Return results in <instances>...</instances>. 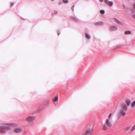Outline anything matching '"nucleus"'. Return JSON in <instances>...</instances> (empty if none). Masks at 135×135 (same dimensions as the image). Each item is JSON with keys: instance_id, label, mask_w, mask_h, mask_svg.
<instances>
[{"instance_id": "f257e3e1", "label": "nucleus", "mask_w": 135, "mask_h": 135, "mask_svg": "<svg viewBox=\"0 0 135 135\" xmlns=\"http://www.w3.org/2000/svg\"><path fill=\"white\" fill-rule=\"evenodd\" d=\"M9 124L8 123H3L2 125L0 126V132L4 133L6 132V130L9 129Z\"/></svg>"}, {"instance_id": "f03ea898", "label": "nucleus", "mask_w": 135, "mask_h": 135, "mask_svg": "<svg viewBox=\"0 0 135 135\" xmlns=\"http://www.w3.org/2000/svg\"><path fill=\"white\" fill-rule=\"evenodd\" d=\"M94 132L92 129H88L86 131L85 134L86 135H89L93 133Z\"/></svg>"}, {"instance_id": "7ed1b4c3", "label": "nucleus", "mask_w": 135, "mask_h": 135, "mask_svg": "<svg viewBox=\"0 0 135 135\" xmlns=\"http://www.w3.org/2000/svg\"><path fill=\"white\" fill-rule=\"evenodd\" d=\"M106 124L108 127H110L112 126V124L109 120L108 119H107L106 121Z\"/></svg>"}, {"instance_id": "20e7f679", "label": "nucleus", "mask_w": 135, "mask_h": 135, "mask_svg": "<svg viewBox=\"0 0 135 135\" xmlns=\"http://www.w3.org/2000/svg\"><path fill=\"white\" fill-rule=\"evenodd\" d=\"M34 119V117H33L30 116L26 119V120L29 122H31L33 121Z\"/></svg>"}, {"instance_id": "39448f33", "label": "nucleus", "mask_w": 135, "mask_h": 135, "mask_svg": "<svg viewBox=\"0 0 135 135\" xmlns=\"http://www.w3.org/2000/svg\"><path fill=\"white\" fill-rule=\"evenodd\" d=\"M22 130L21 128H16L14 130V132L16 133H18L21 132Z\"/></svg>"}, {"instance_id": "423d86ee", "label": "nucleus", "mask_w": 135, "mask_h": 135, "mask_svg": "<svg viewBox=\"0 0 135 135\" xmlns=\"http://www.w3.org/2000/svg\"><path fill=\"white\" fill-rule=\"evenodd\" d=\"M117 29V27L114 26H111L110 28V30L112 31H115Z\"/></svg>"}, {"instance_id": "0eeeda50", "label": "nucleus", "mask_w": 135, "mask_h": 135, "mask_svg": "<svg viewBox=\"0 0 135 135\" xmlns=\"http://www.w3.org/2000/svg\"><path fill=\"white\" fill-rule=\"evenodd\" d=\"M122 106L123 108V109L124 110H126L127 108L126 105L124 103L122 104Z\"/></svg>"}, {"instance_id": "6e6552de", "label": "nucleus", "mask_w": 135, "mask_h": 135, "mask_svg": "<svg viewBox=\"0 0 135 135\" xmlns=\"http://www.w3.org/2000/svg\"><path fill=\"white\" fill-rule=\"evenodd\" d=\"M107 3L110 6H112L113 4V2L112 1H108Z\"/></svg>"}, {"instance_id": "1a4fd4ad", "label": "nucleus", "mask_w": 135, "mask_h": 135, "mask_svg": "<svg viewBox=\"0 0 135 135\" xmlns=\"http://www.w3.org/2000/svg\"><path fill=\"white\" fill-rule=\"evenodd\" d=\"M115 22L117 23L118 24H120V25H123V24L121 22L119 21L116 19H115L114 20Z\"/></svg>"}, {"instance_id": "9d476101", "label": "nucleus", "mask_w": 135, "mask_h": 135, "mask_svg": "<svg viewBox=\"0 0 135 135\" xmlns=\"http://www.w3.org/2000/svg\"><path fill=\"white\" fill-rule=\"evenodd\" d=\"M120 113L122 114L123 116H124L125 115V113L123 110V109H121L120 111Z\"/></svg>"}, {"instance_id": "9b49d317", "label": "nucleus", "mask_w": 135, "mask_h": 135, "mask_svg": "<svg viewBox=\"0 0 135 135\" xmlns=\"http://www.w3.org/2000/svg\"><path fill=\"white\" fill-rule=\"evenodd\" d=\"M126 102L127 104V105L129 106L130 104V101L129 100L127 99L126 101Z\"/></svg>"}, {"instance_id": "f8f14e48", "label": "nucleus", "mask_w": 135, "mask_h": 135, "mask_svg": "<svg viewBox=\"0 0 135 135\" xmlns=\"http://www.w3.org/2000/svg\"><path fill=\"white\" fill-rule=\"evenodd\" d=\"M131 32L129 31H126L124 33L125 34H131Z\"/></svg>"}, {"instance_id": "ddd939ff", "label": "nucleus", "mask_w": 135, "mask_h": 135, "mask_svg": "<svg viewBox=\"0 0 135 135\" xmlns=\"http://www.w3.org/2000/svg\"><path fill=\"white\" fill-rule=\"evenodd\" d=\"M58 99V97L57 96H56L55 97L54 99L53 100V101L54 102H55L57 101Z\"/></svg>"}, {"instance_id": "4468645a", "label": "nucleus", "mask_w": 135, "mask_h": 135, "mask_svg": "<svg viewBox=\"0 0 135 135\" xmlns=\"http://www.w3.org/2000/svg\"><path fill=\"white\" fill-rule=\"evenodd\" d=\"M131 105L132 107H134V106L135 105V100L132 103Z\"/></svg>"}, {"instance_id": "2eb2a0df", "label": "nucleus", "mask_w": 135, "mask_h": 135, "mask_svg": "<svg viewBox=\"0 0 135 135\" xmlns=\"http://www.w3.org/2000/svg\"><path fill=\"white\" fill-rule=\"evenodd\" d=\"M85 35L86 37L87 38H90V36L87 33H86Z\"/></svg>"}, {"instance_id": "dca6fc26", "label": "nucleus", "mask_w": 135, "mask_h": 135, "mask_svg": "<svg viewBox=\"0 0 135 135\" xmlns=\"http://www.w3.org/2000/svg\"><path fill=\"white\" fill-rule=\"evenodd\" d=\"M100 12L102 14H103L104 13L105 11L104 10H100Z\"/></svg>"}, {"instance_id": "f3484780", "label": "nucleus", "mask_w": 135, "mask_h": 135, "mask_svg": "<svg viewBox=\"0 0 135 135\" xmlns=\"http://www.w3.org/2000/svg\"><path fill=\"white\" fill-rule=\"evenodd\" d=\"M63 2L65 3H68V0H62Z\"/></svg>"}, {"instance_id": "a211bd4d", "label": "nucleus", "mask_w": 135, "mask_h": 135, "mask_svg": "<svg viewBox=\"0 0 135 135\" xmlns=\"http://www.w3.org/2000/svg\"><path fill=\"white\" fill-rule=\"evenodd\" d=\"M135 128V125H134L133 127H132V131H133L134 129Z\"/></svg>"}, {"instance_id": "6ab92c4d", "label": "nucleus", "mask_w": 135, "mask_h": 135, "mask_svg": "<svg viewBox=\"0 0 135 135\" xmlns=\"http://www.w3.org/2000/svg\"><path fill=\"white\" fill-rule=\"evenodd\" d=\"M107 127L105 126H104L103 127V129L105 130L107 129Z\"/></svg>"}, {"instance_id": "aec40b11", "label": "nucleus", "mask_w": 135, "mask_h": 135, "mask_svg": "<svg viewBox=\"0 0 135 135\" xmlns=\"http://www.w3.org/2000/svg\"><path fill=\"white\" fill-rule=\"evenodd\" d=\"M132 17L133 18L135 19V14H134L132 15Z\"/></svg>"}, {"instance_id": "412c9836", "label": "nucleus", "mask_w": 135, "mask_h": 135, "mask_svg": "<svg viewBox=\"0 0 135 135\" xmlns=\"http://www.w3.org/2000/svg\"><path fill=\"white\" fill-rule=\"evenodd\" d=\"M133 9L135 10V3L134 4L133 6Z\"/></svg>"}, {"instance_id": "4be33fe9", "label": "nucleus", "mask_w": 135, "mask_h": 135, "mask_svg": "<svg viewBox=\"0 0 135 135\" xmlns=\"http://www.w3.org/2000/svg\"><path fill=\"white\" fill-rule=\"evenodd\" d=\"M59 3V4L60 5V4H61V3H62V2H61V1H60V2H59V3Z\"/></svg>"}, {"instance_id": "5701e85b", "label": "nucleus", "mask_w": 135, "mask_h": 135, "mask_svg": "<svg viewBox=\"0 0 135 135\" xmlns=\"http://www.w3.org/2000/svg\"><path fill=\"white\" fill-rule=\"evenodd\" d=\"M108 0H104V1H105V3H107V2H108Z\"/></svg>"}, {"instance_id": "b1692460", "label": "nucleus", "mask_w": 135, "mask_h": 135, "mask_svg": "<svg viewBox=\"0 0 135 135\" xmlns=\"http://www.w3.org/2000/svg\"><path fill=\"white\" fill-rule=\"evenodd\" d=\"M57 11H55L54 12V13L55 14H56L57 13Z\"/></svg>"}, {"instance_id": "393cba45", "label": "nucleus", "mask_w": 135, "mask_h": 135, "mask_svg": "<svg viewBox=\"0 0 135 135\" xmlns=\"http://www.w3.org/2000/svg\"><path fill=\"white\" fill-rule=\"evenodd\" d=\"M111 114H112L111 113L110 114V115H109V118H110V117L111 116Z\"/></svg>"}, {"instance_id": "a878e982", "label": "nucleus", "mask_w": 135, "mask_h": 135, "mask_svg": "<svg viewBox=\"0 0 135 135\" xmlns=\"http://www.w3.org/2000/svg\"><path fill=\"white\" fill-rule=\"evenodd\" d=\"M74 6H73V7H72V10H73V11H74Z\"/></svg>"}, {"instance_id": "bb28decb", "label": "nucleus", "mask_w": 135, "mask_h": 135, "mask_svg": "<svg viewBox=\"0 0 135 135\" xmlns=\"http://www.w3.org/2000/svg\"><path fill=\"white\" fill-rule=\"evenodd\" d=\"M103 0H99V1L100 2H103Z\"/></svg>"}, {"instance_id": "cd10ccee", "label": "nucleus", "mask_w": 135, "mask_h": 135, "mask_svg": "<svg viewBox=\"0 0 135 135\" xmlns=\"http://www.w3.org/2000/svg\"><path fill=\"white\" fill-rule=\"evenodd\" d=\"M60 32H58V35H60Z\"/></svg>"}, {"instance_id": "c85d7f7f", "label": "nucleus", "mask_w": 135, "mask_h": 135, "mask_svg": "<svg viewBox=\"0 0 135 135\" xmlns=\"http://www.w3.org/2000/svg\"><path fill=\"white\" fill-rule=\"evenodd\" d=\"M54 104H55V105H56L57 104V102H55Z\"/></svg>"}, {"instance_id": "c756f323", "label": "nucleus", "mask_w": 135, "mask_h": 135, "mask_svg": "<svg viewBox=\"0 0 135 135\" xmlns=\"http://www.w3.org/2000/svg\"><path fill=\"white\" fill-rule=\"evenodd\" d=\"M13 4H14L13 3H11V6H13Z\"/></svg>"}, {"instance_id": "7c9ffc66", "label": "nucleus", "mask_w": 135, "mask_h": 135, "mask_svg": "<svg viewBox=\"0 0 135 135\" xmlns=\"http://www.w3.org/2000/svg\"><path fill=\"white\" fill-rule=\"evenodd\" d=\"M129 128V127H128L127 128V130H128Z\"/></svg>"}, {"instance_id": "2f4dec72", "label": "nucleus", "mask_w": 135, "mask_h": 135, "mask_svg": "<svg viewBox=\"0 0 135 135\" xmlns=\"http://www.w3.org/2000/svg\"><path fill=\"white\" fill-rule=\"evenodd\" d=\"M51 1H54V0H51Z\"/></svg>"}, {"instance_id": "473e14b6", "label": "nucleus", "mask_w": 135, "mask_h": 135, "mask_svg": "<svg viewBox=\"0 0 135 135\" xmlns=\"http://www.w3.org/2000/svg\"><path fill=\"white\" fill-rule=\"evenodd\" d=\"M82 135H85L83 134H82Z\"/></svg>"}]
</instances>
